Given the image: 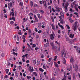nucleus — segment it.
<instances>
[{"label": "nucleus", "instance_id": "obj_1", "mask_svg": "<svg viewBox=\"0 0 80 80\" xmlns=\"http://www.w3.org/2000/svg\"><path fill=\"white\" fill-rule=\"evenodd\" d=\"M55 43H57V44H58V45H59V48L58 46H55V49H56L55 52L57 54H58V50H59V51H60V50L61 49L60 43H58V42L57 41H55Z\"/></svg>", "mask_w": 80, "mask_h": 80}, {"label": "nucleus", "instance_id": "obj_2", "mask_svg": "<svg viewBox=\"0 0 80 80\" xmlns=\"http://www.w3.org/2000/svg\"><path fill=\"white\" fill-rule=\"evenodd\" d=\"M43 68H44L45 69H46V68H49V66H48L47 65H46V67L45 66V64H43Z\"/></svg>", "mask_w": 80, "mask_h": 80}, {"label": "nucleus", "instance_id": "obj_3", "mask_svg": "<svg viewBox=\"0 0 80 80\" xmlns=\"http://www.w3.org/2000/svg\"><path fill=\"white\" fill-rule=\"evenodd\" d=\"M51 44L52 46V49H53V50H54V49H55V45H54V44H53V43H51Z\"/></svg>", "mask_w": 80, "mask_h": 80}, {"label": "nucleus", "instance_id": "obj_4", "mask_svg": "<svg viewBox=\"0 0 80 80\" xmlns=\"http://www.w3.org/2000/svg\"><path fill=\"white\" fill-rule=\"evenodd\" d=\"M73 79L76 80V77H77V75H75V73H73Z\"/></svg>", "mask_w": 80, "mask_h": 80}, {"label": "nucleus", "instance_id": "obj_5", "mask_svg": "<svg viewBox=\"0 0 80 80\" xmlns=\"http://www.w3.org/2000/svg\"><path fill=\"white\" fill-rule=\"evenodd\" d=\"M12 50L13 51V52H12V54L13 55H16V56H18V53H16V52H15V49H13Z\"/></svg>", "mask_w": 80, "mask_h": 80}, {"label": "nucleus", "instance_id": "obj_6", "mask_svg": "<svg viewBox=\"0 0 80 80\" xmlns=\"http://www.w3.org/2000/svg\"><path fill=\"white\" fill-rule=\"evenodd\" d=\"M74 34H72V33H71V34H70L69 38H73L74 37Z\"/></svg>", "mask_w": 80, "mask_h": 80}, {"label": "nucleus", "instance_id": "obj_7", "mask_svg": "<svg viewBox=\"0 0 80 80\" xmlns=\"http://www.w3.org/2000/svg\"><path fill=\"white\" fill-rule=\"evenodd\" d=\"M10 62H8V67L7 68H8L7 69H6V70H9V66H10Z\"/></svg>", "mask_w": 80, "mask_h": 80}, {"label": "nucleus", "instance_id": "obj_8", "mask_svg": "<svg viewBox=\"0 0 80 80\" xmlns=\"http://www.w3.org/2000/svg\"><path fill=\"white\" fill-rule=\"evenodd\" d=\"M19 5L20 6H22V8H23V2H20V3H19Z\"/></svg>", "mask_w": 80, "mask_h": 80}, {"label": "nucleus", "instance_id": "obj_9", "mask_svg": "<svg viewBox=\"0 0 80 80\" xmlns=\"http://www.w3.org/2000/svg\"><path fill=\"white\" fill-rule=\"evenodd\" d=\"M10 15H12V17H13V16H15V14L14 12V9H13V12H11Z\"/></svg>", "mask_w": 80, "mask_h": 80}, {"label": "nucleus", "instance_id": "obj_10", "mask_svg": "<svg viewBox=\"0 0 80 80\" xmlns=\"http://www.w3.org/2000/svg\"><path fill=\"white\" fill-rule=\"evenodd\" d=\"M50 38L51 39H53L54 38V37L53 34H51L50 35Z\"/></svg>", "mask_w": 80, "mask_h": 80}, {"label": "nucleus", "instance_id": "obj_11", "mask_svg": "<svg viewBox=\"0 0 80 80\" xmlns=\"http://www.w3.org/2000/svg\"><path fill=\"white\" fill-rule=\"evenodd\" d=\"M34 18H35V20L36 21V22H38V19L37 17H36V15L34 14Z\"/></svg>", "mask_w": 80, "mask_h": 80}, {"label": "nucleus", "instance_id": "obj_12", "mask_svg": "<svg viewBox=\"0 0 80 80\" xmlns=\"http://www.w3.org/2000/svg\"><path fill=\"white\" fill-rule=\"evenodd\" d=\"M12 20L15 21V16H13V17H12V18H10V20H12Z\"/></svg>", "mask_w": 80, "mask_h": 80}, {"label": "nucleus", "instance_id": "obj_13", "mask_svg": "<svg viewBox=\"0 0 80 80\" xmlns=\"http://www.w3.org/2000/svg\"><path fill=\"white\" fill-rule=\"evenodd\" d=\"M29 70H34L33 67H31V66H29Z\"/></svg>", "mask_w": 80, "mask_h": 80}, {"label": "nucleus", "instance_id": "obj_14", "mask_svg": "<svg viewBox=\"0 0 80 80\" xmlns=\"http://www.w3.org/2000/svg\"><path fill=\"white\" fill-rule=\"evenodd\" d=\"M38 26L39 28H41V27H42V23H41V22L38 23Z\"/></svg>", "mask_w": 80, "mask_h": 80}, {"label": "nucleus", "instance_id": "obj_15", "mask_svg": "<svg viewBox=\"0 0 80 80\" xmlns=\"http://www.w3.org/2000/svg\"><path fill=\"white\" fill-rule=\"evenodd\" d=\"M73 5V6H78V5L76 4V1H73V2L72 3Z\"/></svg>", "mask_w": 80, "mask_h": 80}, {"label": "nucleus", "instance_id": "obj_16", "mask_svg": "<svg viewBox=\"0 0 80 80\" xmlns=\"http://www.w3.org/2000/svg\"><path fill=\"white\" fill-rule=\"evenodd\" d=\"M51 26H52V30H53L54 31V30H55V27L54 26L53 24H52Z\"/></svg>", "mask_w": 80, "mask_h": 80}, {"label": "nucleus", "instance_id": "obj_17", "mask_svg": "<svg viewBox=\"0 0 80 80\" xmlns=\"http://www.w3.org/2000/svg\"><path fill=\"white\" fill-rule=\"evenodd\" d=\"M60 14H61V16H62V18H64V13L63 12H61Z\"/></svg>", "mask_w": 80, "mask_h": 80}, {"label": "nucleus", "instance_id": "obj_18", "mask_svg": "<svg viewBox=\"0 0 80 80\" xmlns=\"http://www.w3.org/2000/svg\"><path fill=\"white\" fill-rule=\"evenodd\" d=\"M62 52L63 53L64 57H66V53L65 51H62Z\"/></svg>", "mask_w": 80, "mask_h": 80}, {"label": "nucleus", "instance_id": "obj_19", "mask_svg": "<svg viewBox=\"0 0 80 80\" xmlns=\"http://www.w3.org/2000/svg\"><path fill=\"white\" fill-rule=\"evenodd\" d=\"M67 79V76L65 74H64V77L63 78V80H66Z\"/></svg>", "mask_w": 80, "mask_h": 80}, {"label": "nucleus", "instance_id": "obj_20", "mask_svg": "<svg viewBox=\"0 0 80 80\" xmlns=\"http://www.w3.org/2000/svg\"><path fill=\"white\" fill-rule=\"evenodd\" d=\"M55 8H56V9H57L58 10V12H59L60 11V9L59 8H58V7H56Z\"/></svg>", "mask_w": 80, "mask_h": 80}, {"label": "nucleus", "instance_id": "obj_21", "mask_svg": "<svg viewBox=\"0 0 80 80\" xmlns=\"http://www.w3.org/2000/svg\"><path fill=\"white\" fill-rule=\"evenodd\" d=\"M70 62H74V59L73 58H71Z\"/></svg>", "mask_w": 80, "mask_h": 80}, {"label": "nucleus", "instance_id": "obj_22", "mask_svg": "<svg viewBox=\"0 0 80 80\" xmlns=\"http://www.w3.org/2000/svg\"><path fill=\"white\" fill-rule=\"evenodd\" d=\"M49 43H46L45 44V46L46 47H48V46H49Z\"/></svg>", "mask_w": 80, "mask_h": 80}, {"label": "nucleus", "instance_id": "obj_23", "mask_svg": "<svg viewBox=\"0 0 80 80\" xmlns=\"http://www.w3.org/2000/svg\"><path fill=\"white\" fill-rule=\"evenodd\" d=\"M40 13H38V17L39 18H41V17H40Z\"/></svg>", "mask_w": 80, "mask_h": 80}, {"label": "nucleus", "instance_id": "obj_24", "mask_svg": "<svg viewBox=\"0 0 80 80\" xmlns=\"http://www.w3.org/2000/svg\"><path fill=\"white\" fill-rule=\"evenodd\" d=\"M8 8H9V9H10V3H8Z\"/></svg>", "mask_w": 80, "mask_h": 80}, {"label": "nucleus", "instance_id": "obj_25", "mask_svg": "<svg viewBox=\"0 0 80 80\" xmlns=\"http://www.w3.org/2000/svg\"><path fill=\"white\" fill-rule=\"evenodd\" d=\"M57 58V56H55L54 58V61H56Z\"/></svg>", "mask_w": 80, "mask_h": 80}, {"label": "nucleus", "instance_id": "obj_26", "mask_svg": "<svg viewBox=\"0 0 80 80\" xmlns=\"http://www.w3.org/2000/svg\"><path fill=\"white\" fill-rule=\"evenodd\" d=\"M75 69L76 70H78V65H76L75 66Z\"/></svg>", "mask_w": 80, "mask_h": 80}, {"label": "nucleus", "instance_id": "obj_27", "mask_svg": "<svg viewBox=\"0 0 80 80\" xmlns=\"http://www.w3.org/2000/svg\"><path fill=\"white\" fill-rule=\"evenodd\" d=\"M75 25V26H74L73 28V30L75 31H76V30H77V27H76V25Z\"/></svg>", "mask_w": 80, "mask_h": 80}, {"label": "nucleus", "instance_id": "obj_28", "mask_svg": "<svg viewBox=\"0 0 80 80\" xmlns=\"http://www.w3.org/2000/svg\"><path fill=\"white\" fill-rule=\"evenodd\" d=\"M34 7H39V6L38 5H37V4H34Z\"/></svg>", "mask_w": 80, "mask_h": 80}, {"label": "nucleus", "instance_id": "obj_29", "mask_svg": "<svg viewBox=\"0 0 80 80\" xmlns=\"http://www.w3.org/2000/svg\"><path fill=\"white\" fill-rule=\"evenodd\" d=\"M40 12L41 13H42V14H43L44 12V11L43 10H40Z\"/></svg>", "mask_w": 80, "mask_h": 80}, {"label": "nucleus", "instance_id": "obj_30", "mask_svg": "<svg viewBox=\"0 0 80 80\" xmlns=\"http://www.w3.org/2000/svg\"><path fill=\"white\" fill-rule=\"evenodd\" d=\"M40 63V60H38L37 62V65H39V64Z\"/></svg>", "mask_w": 80, "mask_h": 80}, {"label": "nucleus", "instance_id": "obj_31", "mask_svg": "<svg viewBox=\"0 0 80 80\" xmlns=\"http://www.w3.org/2000/svg\"><path fill=\"white\" fill-rule=\"evenodd\" d=\"M1 55L2 57H4V56H5V55H4V53H3V52H2V54H1Z\"/></svg>", "mask_w": 80, "mask_h": 80}, {"label": "nucleus", "instance_id": "obj_32", "mask_svg": "<svg viewBox=\"0 0 80 80\" xmlns=\"http://www.w3.org/2000/svg\"><path fill=\"white\" fill-rule=\"evenodd\" d=\"M61 24H64V23L63 19H62V20H61Z\"/></svg>", "mask_w": 80, "mask_h": 80}, {"label": "nucleus", "instance_id": "obj_33", "mask_svg": "<svg viewBox=\"0 0 80 80\" xmlns=\"http://www.w3.org/2000/svg\"><path fill=\"white\" fill-rule=\"evenodd\" d=\"M75 9H76V11H77V12H78V8H77V7H76V6H75Z\"/></svg>", "mask_w": 80, "mask_h": 80}, {"label": "nucleus", "instance_id": "obj_34", "mask_svg": "<svg viewBox=\"0 0 80 80\" xmlns=\"http://www.w3.org/2000/svg\"><path fill=\"white\" fill-rule=\"evenodd\" d=\"M78 24V22H77V21H76V22H75V26H76V27H77V24Z\"/></svg>", "mask_w": 80, "mask_h": 80}, {"label": "nucleus", "instance_id": "obj_35", "mask_svg": "<svg viewBox=\"0 0 80 80\" xmlns=\"http://www.w3.org/2000/svg\"><path fill=\"white\" fill-rule=\"evenodd\" d=\"M27 79H28V80H29V79H31V78H32L31 76H27Z\"/></svg>", "mask_w": 80, "mask_h": 80}, {"label": "nucleus", "instance_id": "obj_36", "mask_svg": "<svg viewBox=\"0 0 80 80\" xmlns=\"http://www.w3.org/2000/svg\"><path fill=\"white\" fill-rule=\"evenodd\" d=\"M30 3H31V6H32L33 5V1H31L30 2Z\"/></svg>", "mask_w": 80, "mask_h": 80}, {"label": "nucleus", "instance_id": "obj_37", "mask_svg": "<svg viewBox=\"0 0 80 80\" xmlns=\"http://www.w3.org/2000/svg\"><path fill=\"white\" fill-rule=\"evenodd\" d=\"M33 74H34L36 76H37V75L36 72H33Z\"/></svg>", "mask_w": 80, "mask_h": 80}, {"label": "nucleus", "instance_id": "obj_38", "mask_svg": "<svg viewBox=\"0 0 80 80\" xmlns=\"http://www.w3.org/2000/svg\"><path fill=\"white\" fill-rule=\"evenodd\" d=\"M33 63H34V64H36V59H34V60H33Z\"/></svg>", "mask_w": 80, "mask_h": 80}, {"label": "nucleus", "instance_id": "obj_39", "mask_svg": "<svg viewBox=\"0 0 80 80\" xmlns=\"http://www.w3.org/2000/svg\"><path fill=\"white\" fill-rule=\"evenodd\" d=\"M67 69L68 70H71L72 69V67H70V68H68Z\"/></svg>", "mask_w": 80, "mask_h": 80}, {"label": "nucleus", "instance_id": "obj_40", "mask_svg": "<svg viewBox=\"0 0 80 80\" xmlns=\"http://www.w3.org/2000/svg\"><path fill=\"white\" fill-rule=\"evenodd\" d=\"M44 6L45 8H47V6L46 3H45V4H44Z\"/></svg>", "mask_w": 80, "mask_h": 80}, {"label": "nucleus", "instance_id": "obj_41", "mask_svg": "<svg viewBox=\"0 0 80 80\" xmlns=\"http://www.w3.org/2000/svg\"><path fill=\"white\" fill-rule=\"evenodd\" d=\"M68 79L69 80H71V77L70 76H68Z\"/></svg>", "mask_w": 80, "mask_h": 80}, {"label": "nucleus", "instance_id": "obj_42", "mask_svg": "<svg viewBox=\"0 0 80 80\" xmlns=\"http://www.w3.org/2000/svg\"><path fill=\"white\" fill-rule=\"evenodd\" d=\"M55 65L56 67H57V68H58V63H55Z\"/></svg>", "mask_w": 80, "mask_h": 80}, {"label": "nucleus", "instance_id": "obj_43", "mask_svg": "<svg viewBox=\"0 0 80 80\" xmlns=\"http://www.w3.org/2000/svg\"><path fill=\"white\" fill-rule=\"evenodd\" d=\"M39 49L38 47H36V48H35V50H38Z\"/></svg>", "mask_w": 80, "mask_h": 80}, {"label": "nucleus", "instance_id": "obj_44", "mask_svg": "<svg viewBox=\"0 0 80 80\" xmlns=\"http://www.w3.org/2000/svg\"><path fill=\"white\" fill-rule=\"evenodd\" d=\"M28 32H29V33H31V32H32V31L31 29H29L28 30Z\"/></svg>", "mask_w": 80, "mask_h": 80}, {"label": "nucleus", "instance_id": "obj_45", "mask_svg": "<svg viewBox=\"0 0 80 80\" xmlns=\"http://www.w3.org/2000/svg\"><path fill=\"white\" fill-rule=\"evenodd\" d=\"M62 62H63V63H64V64L66 63V61L65 59L64 60H63Z\"/></svg>", "mask_w": 80, "mask_h": 80}, {"label": "nucleus", "instance_id": "obj_46", "mask_svg": "<svg viewBox=\"0 0 80 80\" xmlns=\"http://www.w3.org/2000/svg\"><path fill=\"white\" fill-rule=\"evenodd\" d=\"M64 8L65 10H67L68 9V8L66 6H66H65L64 7Z\"/></svg>", "mask_w": 80, "mask_h": 80}, {"label": "nucleus", "instance_id": "obj_47", "mask_svg": "<svg viewBox=\"0 0 80 80\" xmlns=\"http://www.w3.org/2000/svg\"><path fill=\"white\" fill-rule=\"evenodd\" d=\"M18 68H19V70L22 69V67H21V66H20V65H19V66L18 67Z\"/></svg>", "mask_w": 80, "mask_h": 80}, {"label": "nucleus", "instance_id": "obj_48", "mask_svg": "<svg viewBox=\"0 0 80 80\" xmlns=\"http://www.w3.org/2000/svg\"><path fill=\"white\" fill-rule=\"evenodd\" d=\"M66 41H70V39L68 38H66Z\"/></svg>", "mask_w": 80, "mask_h": 80}, {"label": "nucleus", "instance_id": "obj_49", "mask_svg": "<svg viewBox=\"0 0 80 80\" xmlns=\"http://www.w3.org/2000/svg\"><path fill=\"white\" fill-rule=\"evenodd\" d=\"M26 36H25V35H23V36L22 37V39H23V40H24V38H25Z\"/></svg>", "mask_w": 80, "mask_h": 80}, {"label": "nucleus", "instance_id": "obj_50", "mask_svg": "<svg viewBox=\"0 0 80 80\" xmlns=\"http://www.w3.org/2000/svg\"><path fill=\"white\" fill-rule=\"evenodd\" d=\"M66 6H67V7H68V6H69L68 2H67V3H66Z\"/></svg>", "mask_w": 80, "mask_h": 80}, {"label": "nucleus", "instance_id": "obj_51", "mask_svg": "<svg viewBox=\"0 0 80 80\" xmlns=\"http://www.w3.org/2000/svg\"><path fill=\"white\" fill-rule=\"evenodd\" d=\"M66 26L68 28V29H70V26H68V25H66Z\"/></svg>", "mask_w": 80, "mask_h": 80}, {"label": "nucleus", "instance_id": "obj_52", "mask_svg": "<svg viewBox=\"0 0 80 80\" xmlns=\"http://www.w3.org/2000/svg\"><path fill=\"white\" fill-rule=\"evenodd\" d=\"M51 60H52V58H49L48 62H51Z\"/></svg>", "mask_w": 80, "mask_h": 80}, {"label": "nucleus", "instance_id": "obj_53", "mask_svg": "<svg viewBox=\"0 0 80 80\" xmlns=\"http://www.w3.org/2000/svg\"><path fill=\"white\" fill-rule=\"evenodd\" d=\"M52 11H53L54 12H55V9H54V8H52Z\"/></svg>", "mask_w": 80, "mask_h": 80}, {"label": "nucleus", "instance_id": "obj_54", "mask_svg": "<svg viewBox=\"0 0 80 80\" xmlns=\"http://www.w3.org/2000/svg\"><path fill=\"white\" fill-rule=\"evenodd\" d=\"M17 40H18V41H19V37L18 36V35H17Z\"/></svg>", "mask_w": 80, "mask_h": 80}, {"label": "nucleus", "instance_id": "obj_55", "mask_svg": "<svg viewBox=\"0 0 80 80\" xmlns=\"http://www.w3.org/2000/svg\"><path fill=\"white\" fill-rule=\"evenodd\" d=\"M77 39V38H74V39L73 40V42H75V41H76Z\"/></svg>", "mask_w": 80, "mask_h": 80}, {"label": "nucleus", "instance_id": "obj_56", "mask_svg": "<svg viewBox=\"0 0 80 80\" xmlns=\"http://www.w3.org/2000/svg\"><path fill=\"white\" fill-rule=\"evenodd\" d=\"M35 31H36V32H37L38 31V29L37 28H35Z\"/></svg>", "mask_w": 80, "mask_h": 80}, {"label": "nucleus", "instance_id": "obj_57", "mask_svg": "<svg viewBox=\"0 0 80 80\" xmlns=\"http://www.w3.org/2000/svg\"><path fill=\"white\" fill-rule=\"evenodd\" d=\"M14 21H11L10 22V24H14Z\"/></svg>", "mask_w": 80, "mask_h": 80}, {"label": "nucleus", "instance_id": "obj_58", "mask_svg": "<svg viewBox=\"0 0 80 80\" xmlns=\"http://www.w3.org/2000/svg\"><path fill=\"white\" fill-rule=\"evenodd\" d=\"M39 3H40V4H41V5H42V0H40Z\"/></svg>", "mask_w": 80, "mask_h": 80}, {"label": "nucleus", "instance_id": "obj_59", "mask_svg": "<svg viewBox=\"0 0 80 80\" xmlns=\"http://www.w3.org/2000/svg\"><path fill=\"white\" fill-rule=\"evenodd\" d=\"M60 27L61 28H62V30H63V29H64V27H63V26H60Z\"/></svg>", "mask_w": 80, "mask_h": 80}, {"label": "nucleus", "instance_id": "obj_60", "mask_svg": "<svg viewBox=\"0 0 80 80\" xmlns=\"http://www.w3.org/2000/svg\"><path fill=\"white\" fill-rule=\"evenodd\" d=\"M4 78H8V76L7 75H6L4 76Z\"/></svg>", "mask_w": 80, "mask_h": 80}, {"label": "nucleus", "instance_id": "obj_61", "mask_svg": "<svg viewBox=\"0 0 80 80\" xmlns=\"http://www.w3.org/2000/svg\"><path fill=\"white\" fill-rule=\"evenodd\" d=\"M36 44H33L32 48H33L34 47H36Z\"/></svg>", "mask_w": 80, "mask_h": 80}, {"label": "nucleus", "instance_id": "obj_62", "mask_svg": "<svg viewBox=\"0 0 80 80\" xmlns=\"http://www.w3.org/2000/svg\"><path fill=\"white\" fill-rule=\"evenodd\" d=\"M41 57L42 58H43L44 55L43 54H42V55H41Z\"/></svg>", "mask_w": 80, "mask_h": 80}, {"label": "nucleus", "instance_id": "obj_63", "mask_svg": "<svg viewBox=\"0 0 80 80\" xmlns=\"http://www.w3.org/2000/svg\"><path fill=\"white\" fill-rule=\"evenodd\" d=\"M41 32H42V31L41 30H40L39 31H38V33H41Z\"/></svg>", "mask_w": 80, "mask_h": 80}, {"label": "nucleus", "instance_id": "obj_64", "mask_svg": "<svg viewBox=\"0 0 80 80\" xmlns=\"http://www.w3.org/2000/svg\"><path fill=\"white\" fill-rule=\"evenodd\" d=\"M22 62H25V58H22Z\"/></svg>", "mask_w": 80, "mask_h": 80}]
</instances>
